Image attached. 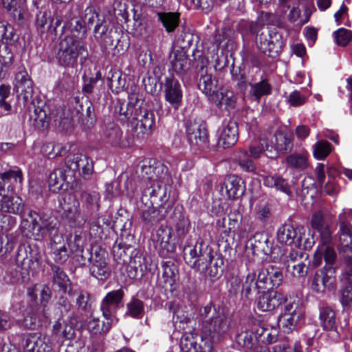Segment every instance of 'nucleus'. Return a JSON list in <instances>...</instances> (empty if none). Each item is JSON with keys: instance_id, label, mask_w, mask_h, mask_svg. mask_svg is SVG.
Segmentation results:
<instances>
[{"instance_id": "1", "label": "nucleus", "mask_w": 352, "mask_h": 352, "mask_svg": "<svg viewBox=\"0 0 352 352\" xmlns=\"http://www.w3.org/2000/svg\"><path fill=\"white\" fill-rule=\"evenodd\" d=\"M14 91L17 94L18 99L22 100L24 104L31 100L28 108L30 112V119L32 120L34 126L38 129L47 128L50 120L49 108L43 100L37 98H32L33 82L27 71L22 70L16 74Z\"/></svg>"}, {"instance_id": "2", "label": "nucleus", "mask_w": 352, "mask_h": 352, "mask_svg": "<svg viewBox=\"0 0 352 352\" xmlns=\"http://www.w3.org/2000/svg\"><path fill=\"white\" fill-rule=\"evenodd\" d=\"M323 260L325 265L316 272L311 284V290L319 294H322L326 290H331L334 287L337 261L336 250L322 246L319 250H316L312 261L313 265L320 266Z\"/></svg>"}, {"instance_id": "3", "label": "nucleus", "mask_w": 352, "mask_h": 352, "mask_svg": "<svg viewBox=\"0 0 352 352\" xmlns=\"http://www.w3.org/2000/svg\"><path fill=\"white\" fill-rule=\"evenodd\" d=\"M199 317L203 320L200 337L209 352L212 344L219 340L222 335L226 333L228 325L225 316L217 311L214 307L208 305L199 309Z\"/></svg>"}, {"instance_id": "4", "label": "nucleus", "mask_w": 352, "mask_h": 352, "mask_svg": "<svg viewBox=\"0 0 352 352\" xmlns=\"http://www.w3.org/2000/svg\"><path fill=\"white\" fill-rule=\"evenodd\" d=\"M100 200L98 192L83 190L80 194V202L76 201L72 206L65 204L63 208L72 226H81L87 217L99 210Z\"/></svg>"}, {"instance_id": "5", "label": "nucleus", "mask_w": 352, "mask_h": 352, "mask_svg": "<svg viewBox=\"0 0 352 352\" xmlns=\"http://www.w3.org/2000/svg\"><path fill=\"white\" fill-rule=\"evenodd\" d=\"M59 46L56 58L62 66L74 67L78 56L83 60L88 57L85 44L74 36H65L60 41Z\"/></svg>"}, {"instance_id": "6", "label": "nucleus", "mask_w": 352, "mask_h": 352, "mask_svg": "<svg viewBox=\"0 0 352 352\" xmlns=\"http://www.w3.org/2000/svg\"><path fill=\"white\" fill-rule=\"evenodd\" d=\"M305 309L302 301L298 298L286 302L278 317L279 327L285 333L299 328L305 322Z\"/></svg>"}, {"instance_id": "7", "label": "nucleus", "mask_w": 352, "mask_h": 352, "mask_svg": "<svg viewBox=\"0 0 352 352\" xmlns=\"http://www.w3.org/2000/svg\"><path fill=\"white\" fill-rule=\"evenodd\" d=\"M124 296V292L120 288L108 292L102 300L100 311L107 321L100 322V328H102L101 333H107L111 329L118 309L123 306Z\"/></svg>"}, {"instance_id": "8", "label": "nucleus", "mask_w": 352, "mask_h": 352, "mask_svg": "<svg viewBox=\"0 0 352 352\" xmlns=\"http://www.w3.org/2000/svg\"><path fill=\"white\" fill-rule=\"evenodd\" d=\"M256 45L263 54L276 57L281 51L284 42L282 34L276 28H266L256 36Z\"/></svg>"}, {"instance_id": "9", "label": "nucleus", "mask_w": 352, "mask_h": 352, "mask_svg": "<svg viewBox=\"0 0 352 352\" xmlns=\"http://www.w3.org/2000/svg\"><path fill=\"white\" fill-rule=\"evenodd\" d=\"M28 217L31 219L32 232L36 240L43 239L58 229L56 219L47 213L30 210Z\"/></svg>"}, {"instance_id": "10", "label": "nucleus", "mask_w": 352, "mask_h": 352, "mask_svg": "<svg viewBox=\"0 0 352 352\" xmlns=\"http://www.w3.org/2000/svg\"><path fill=\"white\" fill-rule=\"evenodd\" d=\"M131 124L135 131L138 132V136L140 134H148L151 131L155 124V116L144 101L140 102L138 108H135Z\"/></svg>"}, {"instance_id": "11", "label": "nucleus", "mask_w": 352, "mask_h": 352, "mask_svg": "<svg viewBox=\"0 0 352 352\" xmlns=\"http://www.w3.org/2000/svg\"><path fill=\"white\" fill-rule=\"evenodd\" d=\"M65 167L71 173V179L75 177L76 173L85 179H89L94 172L93 161L82 153L68 155L65 160Z\"/></svg>"}, {"instance_id": "12", "label": "nucleus", "mask_w": 352, "mask_h": 352, "mask_svg": "<svg viewBox=\"0 0 352 352\" xmlns=\"http://www.w3.org/2000/svg\"><path fill=\"white\" fill-rule=\"evenodd\" d=\"M101 140L104 144L119 148L129 147L133 144V139L127 134L124 135L121 128L113 122H109L103 126Z\"/></svg>"}, {"instance_id": "13", "label": "nucleus", "mask_w": 352, "mask_h": 352, "mask_svg": "<svg viewBox=\"0 0 352 352\" xmlns=\"http://www.w3.org/2000/svg\"><path fill=\"white\" fill-rule=\"evenodd\" d=\"M277 240L281 244L294 245L296 248L302 247L305 249L311 248L314 243V241L309 239L302 243L303 238L300 230L290 224H285L278 229Z\"/></svg>"}, {"instance_id": "14", "label": "nucleus", "mask_w": 352, "mask_h": 352, "mask_svg": "<svg viewBox=\"0 0 352 352\" xmlns=\"http://www.w3.org/2000/svg\"><path fill=\"white\" fill-rule=\"evenodd\" d=\"M168 175L167 171L165 174L159 178L158 180L149 182L147 187L142 192V199H149L151 205L158 204L157 199L162 204L166 201V185L168 182Z\"/></svg>"}, {"instance_id": "15", "label": "nucleus", "mask_w": 352, "mask_h": 352, "mask_svg": "<svg viewBox=\"0 0 352 352\" xmlns=\"http://www.w3.org/2000/svg\"><path fill=\"white\" fill-rule=\"evenodd\" d=\"M172 236L171 228L167 226H161L154 236L155 248L161 257H170L175 252L176 246L170 241Z\"/></svg>"}, {"instance_id": "16", "label": "nucleus", "mask_w": 352, "mask_h": 352, "mask_svg": "<svg viewBox=\"0 0 352 352\" xmlns=\"http://www.w3.org/2000/svg\"><path fill=\"white\" fill-rule=\"evenodd\" d=\"M311 227L316 230L320 236V243L317 247L316 250L322 247L335 249L332 245V236L329 227L326 223L324 216L320 211L316 212L311 218Z\"/></svg>"}, {"instance_id": "17", "label": "nucleus", "mask_w": 352, "mask_h": 352, "mask_svg": "<svg viewBox=\"0 0 352 352\" xmlns=\"http://www.w3.org/2000/svg\"><path fill=\"white\" fill-rule=\"evenodd\" d=\"M89 272L92 276L100 280H105L110 276L111 267L107 262V253L104 250L94 252Z\"/></svg>"}, {"instance_id": "18", "label": "nucleus", "mask_w": 352, "mask_h": 352, "mask_svg": "<svg viewBox=\"0 0 352 352\" xmlns=\"http://www.w3.org/2000/svg\"><path fill=\"white\" fill-rule=\"evenodd\" d=\"M245 188L243 182L240 177L234 175L227 176L221 184L219 192L223 197L229 199H235L241 196Z\"/></svg>"}, {"instance_id": "19", "label": "nucleus", "mask_w": 352, "mask_h": 352, "mask_svg": "<svg viewBox=\"0 0 352 352\" xmlns=\"http://www.w3.org/2000/svg\"><path fill=\"white\" fill-rule=\"evenodd\" d=\"M182 96L179 81L173 77L166 78L164 82L165 100L176 110L181 104Z\"/></svg>"}, {"instance_id": "20", "label": "nucleus", "mask_w": 352, "mask_h": 352, "mask_svg": "<svg viewBox=\"0 0 352 352\" xmlns=\"http://www.w3.org/2000/svg\"><path fill=\"white\" fill-rule=\"evenodd\" d=\"M319 320L322 329L331 333L332 339L337 341L340 338L336 322V312L329 307L320 309Z\"/></svg>"}, {"instance_id": "21", "label": "nucleus", "mask_w": 352, "mask_h": 352, "mask_svg": "<svg viewBox=\"0 0 352 352\" xmlns=\"http://www.w3.org/2000/svg\"><path fill=\"white\" fill-rule=\"evenodd\" d=\"M23 179V173L19 168L0 173V191L7 189L12 192L16 188H21Z\"/></svg>"}, {"instance_id": "22", "label": "nucleus", "mask_w": 352, "mask_h": 352, "mask_svg": "<svg viewBox=\"0 0 352 352\" xmlns=\"http://www.w3.org/2000/svg\"><path fill=\"white\" fill-rule=\"evenodd\" d=\"M219 132V144L224 148L231 147L236 143L239 132L236 122L230 120L224 122Z\"/></svg>"}, {"instance_id": "23", "label": "nucleus", "mask_w": 352, "mask_h": 352, "mask_svg": "<svg viewBox=\"0 0 352 352\" xmlns=\"http://www.w3.org/2000/svg\"><path fill=\"white\" fill-rule=\"evenodd\" d=\"M285 300L283 294L272 290L263 293L259 296L257 302V308L262 311H270L278 307Z\"/></svg>"}, {"instance_id": "24", "label": "nucleus", "mask_w": 352, "mask_h": 352, "mask_svg": "<svg viewBox=\"0 0 352 352\" xmlns=\"http://www.w3.org/2000/svg\"><path fill=\"white\" fill-rule=\"evenodd\" d=\"M24 210V204L19 196H9L0 193V211L14 214H21Z\"/></svg>"}, {"instance_id": "25", "label": "nucleus", "mask_w": 352, "mask_h": 352, "mask_svg": "<svg viewBox=\"0 0 352 352\" xmlns=\"http://www.w3.org/2000/svg\"><path fill=\"white\" fill-rule=\"evenodd\" d=\"M275 147L270 146L271 155L267 156L271 158L276 157L278 153H287L292 150L293 143L290 135L283 132H278L275 134Z\"/></svg>"}, {"instance_id": "26", "label": "nucleus", "mask_w": 352, "mask_h": 352, "mask_svg": "<svg viewBox=\"0 0 352 352\" xmlns=\"http://www.w3.org/2000/svg\"><path fill=\"white\" fill-rule=\"evenodd\" d=\"M264 186L274 188L277 191H280L287 195H292V190L288 180L283 177V176L274 174L264 176L263 178Z\"/></svg>"}, {"instance_id": "27", "label": "nucleus", "mask_w": 352, "mask_h": 352, "mask_svg": "<svg viewBox=\"0 0 352 352\" xmlns=\"http://www.w3.org/2000/svg\"><path fill=\"white\" fill-rule=\"evenodd\" d=\"M261 291L256 280V274L254 272H249L242 280L241 296L243 298L250 300L257 292Z\"/></svg>"}, {"instance_id": "28", "label": "nucleus", "mask_w": 352, "mask_h": 352, "mask_svg": "<svg viewBox=\"0 0 352 352\" xmlns=\"http://www.w3.org/2000/svg\"><path fill=\"white\" fill-rule=\"evenodd\" d=\"M169 60L173 69L179 74L185 73L189 68L190 63L187 58L186 51L172 49Z\"/></svg>"}, {"instance_id": "29", "label": "nucleus", "mask_w": 352, "mask_h": 352, "mask_svg": "<svg viewBox=\"0 0 352 352\" xmlns=\"http://www.w3.org/2000/svg\"><path fill=\"white\" fill-rule=\"evenodd\" d=\"M50 268L52 273V283L56 285L64 293H69L72 290V283L66 273L54 264H52Z\"/></svg>"}, {"instance_id": "30", "label": "nucleus", "mask_w": 352, "mask_h": 352, "mask_svg": "<svg viewBox=\"0 0 352 352\" xmlns=\"http://www.w3.org/2000/svg\"><path fill=\"white\" fill-rule=\"evenodd\" d=\"M74 314L69 316V323L66 322L62 318H58L53 325L52 333L58 338L72 339L75 331L72 322L74 320Z\"/></svg>"}, {"instance_id": "31", "label": "nucleus", "mask_w": 352, "mask_h": 352, "mask_svg": "<svg viewBox=\"0 0 352 352\" xmlns=\"http://www.w3.org/2000/svg\"><path fill=\"white\" fill-rule=\"evenodd\" d=\"M249 94L250 97L258 101L262 97L269 96L272 92V87L267 78H261L258 82H249Z\"/></svg>"}, {"instance_id": "32", "label": "nucleus", "mask_w": 352, "mask_h": 352, "mask_svg": "<svg viewBox=\"0 0 352 352\" xmlns=\"http://www.w3.org/2000/svg\"><path fill=\"white\" fill-rule=\"evenodd\" d=\"M70 174L71 173H69V170L67 168L65 170L58 168L52 172L48 179L50 190L54 192H56L63 189L65 182L69 183V181H68L67 179L68 177H70Z\"/></svg>"}, {"instance_id": "33", "label": "nucleus", "mask_w": 352, "mask_h": 352, "mask_svg": "<svg viewBox=\"0 0 352 352\" xmlns=\"http://www.w3.org/2000/svg\"><path fill=\"white\" fill-rule=\"evenodd\" d=\"M340 244L338 250L340 253L352 254V233L351 226L342 223L340 226Z\"/></svg>"}, {"instance_id": "34", "label": "nucleus", "mask_w": 352, "mask_h": 352, "mask_svg": "<svg viewBox=\"0 0 352 352\" xmlns=\"http://www.w3.org/2000/svg\"><path fill=\"white\" fill-rule=\"evenodd\" d=\"M338 300L342 314L349 317L352 314V286L346 285L339 290Z\"/></svg>"}, {"instance_id": "35", "label": "nucleus", "mask_w": 352, "mask_h": 352, "mask_svg": "<svg viewBox=\"0 0 352 352\" xmlns=\"http://www.w3.org/2000/svg\"><path fill=\"white\" fill-rule=\"evenodd\" d=\"M210 101L219 108L222 107L223 105H225L226 108H233L236 99L232 91H217L215 94H213Z\"/></svg>"}, {"instance_id": "36", "label": "nucleus", "mask_w": 352, "mask_h": 352, "mask_svg": "<svg viewBox=\"0 0 352 352\" xmlns=\"http://www.w3.org/2000/svg\"><path fill=\"white\" fill-rule=\"evenodd\" d=\"M50 321V313L48 309L43 306V318L37 316L36 314L32 312L26 316L23 320L24 327L30 329H36L42 325V323H48Z\"/></svg>"}, {"instance_id": "37", "label": "nucleus", "mask_w": 352, "mask_h": 352, "mask_svg": "<svg viewBox=\"0 0 352 352\" xmlns=\"http://www.w3.org/2000/svg\"><path fill=\"white\" fill-rule=\"evenodd\" d=\"M55 124L62 130L67 131L74 124V118L69 109H58L54 117Z\"/></svg>"}, {"instance_id": "38", "label": "nucleus", "mask_w": 352, "mask_h": 352, "mask_svg": "<svg viewBox=\"0 0 352 352\" xmlns=\"http://www.w3.org/2000/svg\"><path fill=\"white\" fill-rule=\"evenodd\" d=\"M46 346L43 340L37 333L30 334L24 344L25 352H45Z\"/></svg>"}, {"instance_id": "39", "label": "nucleus", "mask_w": 352, "mask_h": 352, "mask_svg": "<svg viewBox=\"0 0 352 352\" xmlns=\"http://www.w3.org/2000/svg\"><path fill=\"white\" fill-rule=\"evenodd\" d=\"M192 34L186 32L184 29L182 30H179L172 45V49L186 51L192 45Z\"/></svg>"}, {"instance_id": "40", "label": "nucleus", "mask_w": 352, "mask_h": 352, "mask_svg": "<svg viewBox=\"0 0 352 352\" xmlns=\"http://www.w3.org/2000/svg\"><path fill=\"white\" fill-rule=\"evenodd\" d=\"M166 170V168L162 165L153 166L143 164L141 168V175L145 180H148L149 182L158 180L160 177L165 174Z\"/></svg>"}, {"instance_id": "41", "label": "nucleus", "mask_w": 352, "mask_h": 352, "mask_svg": "<svg viewBox=\"0 0 352 352\" xmlns=\"http://www.w3.org/2000/svg\"><path fill=\"white\" fill-rule=\"evenodd\" d=\"M157 15L168 32H173L179 25V14L177 12H159Z\"/></svg>"}, {"instance_id": "42", "label": "nucleus", "mask_w": 352, "mask_h": 352, "mask_svg": "<svg viewBox=\"0 0 352 352\" xmlns=\"http://www.w3.org/2000/svg\"><path fill=\"white\" fill-rule=\"evenodd\" d=\"M288 166L299 170H305L308 166V155L305 153H294L286 158Z\"/></svg>"}, {"instance_id": "43", "label": "nucleus", "mask_w": 352, "mask_h": 352, "mask_svg": "<svg viewBox=\"0 0 352 352\" xmlns=\"http://www.w3.org/2000/svg\"><path fill=\"white\" fill-rule=\"evenodd\" d=\"M162 267L163 270L162 276L164 279V282L172 285L178 274V269L174 261L168 260L162 261Z\"/></svg>"}, {"instance_id": "44", "label": "nucleus", "mask_w": 352, "mask_h": 352, "mask_svg": "<svg viewBox=\"0 0 352 352\" xmlns=\"http://www.w3.org/2000/svg\"><path fill=\"white\" fill-rule=\"evenodd\" d=\"M126 315L134 318H142L144 311V302L136 298H132L126 305Z\"/></svg>"}, {"instance_id": "45", "label": "nucleus", "mask_w": 352, "mask_h": 352, "mask_svg": "<svg viewBox=\"0 0 352 352\" xmlns=\"http://www.w3.org/2000/svg\"><path fill=\"white\" fill-rule=\"evenodd\" d=\"M23 260L22 266L17 265L15 269L8 272V276L10 277V281L12 283L25 282L29 278V270L25 266L26 265L25 259L23 258Z\"/></svg>"}, {"instance_id": "46", "label": "nucleus", "mask_w": 352, "mask_h": 352, "mask_svg": "<svg viewBox=\"0 0 352 352\" xmlns=\"http://www.w3.org/2000/svg\"><path fill=\"white\" fill-rule=\"evenodd\" d=\"M110 74L107 78L109 86L113 92L119 93L125 86V78L120 71L111 72Z\"/></svg>"}, {"instance_id": "47", "label": "nucleus", "mask_w": 352, "mask_h": 352, "mask_svg": "<svg viewBox=\"0 0 352 352\" xmlns=\"http://www.w3.org/2000/svg\"><path fill=\"white\" fill-rule=\"evenodd\" d=\"M197 333H189L184 335L180 342L182 352H198L197 349Z\"/></svg>"}, {"instance_id": "48", "label": "nucleus", "mask_w": 352, "mask_h": 352, "mask_svg": "<svg viewBox=\"0 0 352 352\" xmlns=\"http://www.w3.org/2000/svg\"><path fill=\"white\" fill-rule=\"evenodd\" d=\"M331 151V146L327 141H318L313 146V154L316 159L324 160Z\"/></svg>"}, {"instance_id": "49", "label": "nucleus", "mask_w": 352, "mask_h": 352, "mask_svg": "<svg viewBox=\"0 0 352 352\" xmlns=\"http://www.w3.org/2000/svg\"><path fill=\"white\" fill-rule=\"evenodd\" d=\"M255 218L262 223H266L272 217L270 205L267 202L259 203L255 206Z\"/></svg>"}, {"instance_id": "50", "label": "nucleus", "mask_w": 352, "mask_h": 352, "mask_svg": "<svg viewBox=\"0 0 352 352\" xmlns=\"http://www.w3.org/2000/svg\"><path fill=\"white\" fill-rule=\"evenodd\" d=\"M184 258L186 264L197 272V263L198 255L196 250V245H185L184 248Z\"/></svg>"}, {"instance_id": "51", "label": "nucleus", "mask_w": 352, "mask_h": 352, "mask_svg": "<svg viewBox=\"0 0 352 352\" xmlns=\"http://www.w3.org/2000/svg\"><path fill=\"white\" fill-rule=\"evenodd\" d=\"M235 341L240 346L248 349L254 348L256 340L252 332L242 331L235 336Z\"/></svg>"}, {"instance_id": "52", "label": "nucleus", "mask_w": 352, "mask_h": 352, "mask_svg": "<svg viewBox=\"0 0 352 352\" xmlns=\"http://www.w3.org/2000/svg\"><path fill=\"white\" fill-rule=\"evenodd\" d=\"M236 157L238 164L243 170L254 172L256 170L255 164L248 158V153L245 150H240Z\"/></svg>"}, {"instance_id": "53", "label": "nucleus", "mask_w": 352, "mask_h": 352, "mask_svg": "<svg viewBox=\"0 0 352 352\" xmlns=\"http://www.w3.org/2000/svg\"><path fill=\"white\" fill-rule=\"evenodd\" d=\"M287 272L292 277H304L307 273V267L306 265L302 262H298L295 263L294 261H292L287 265Z\"/></svg>"}, {"instance_id": "54", "label": "nucleus", "mask_w": 352, "mask_h": 352, "mask_svg": "<svg viewBox=\"0 0 352 352\" xmlns=\"http://www.w3.org/2000/svg\"><path fill=\"white\" fill-rule=\"evenodd\" d=\"M202 81V84L204 85V88L202 89V92L206 95V96L210 100V98L212 97L213 94H215L217 91H216L217 82L212 80L211 75H205L199 79V82Z\"/></svg>"}, {"instance_id": "55", "label": "nucleus", "mask_w": 352, "mask_h": 352, "mask_svg": "<svg viewBox=\"0 0 352 352\" xmlns=\"http://www.w3.org/2000/svg\"><path fill=\"white\" fill-rule=\"evenodd\" d=\"M333 37L338 45L344 47L352 40V32L342 28L333 32Z\"/></svg>"}, {"instance_id": "56", "label": "nucleus", "mask_w": 352, "mask_h": 352, "mask_svg": "<svg viewBox=\"0 0 352 352\" xmlns=\"http://www.w3.org/2000/svg\"><path fill=\"white\" fill-rule=\"evenodd\" d=\"M267 267L269 271L270 287L271 289L278 287L283 280V274L280 270L273 265H268Z\"/></svg>"}, {"instance_id": "57", "label": "nucleus", "mask_w": 352, "mask_h": 352, "mask_svg": "<svg viewBox=\"0 0 352 352\" xmlns=\"http://www.w3.org/2000/svg\"><path fill=\"white\" fill-rule=\"evenodd\" d=\"M270 145L267 142V139L265 137H261L259 140L258 145H251L250 146V155L254 159H257L261 156V154L267 151L270 152Z\"/></svg>"}, {"instance_id": "58", "label": "nucleus", "mask_w": 352, "mask_h": 352, "mask_svg": "<svg viewBox=\"0 0 352 352\" xmlns=\"http://www.w3.org/2000/svg\"><path fill=\"white\" fill-rule=\"evenodd\" d=\"M50 254L52 255L54 261L58 263H64L69 258V253L65 246L55 247L50 249Z\"/></svg>"}, {"instance_id": "59", "label": "nucleus", "mask_w": 352, "mask_h": 352, "mask_svg": "<svg viewBox=\"0 0 352 352\" xmlns=\"http://www.w3.org/2000/svg\"><path fill=\"white\" fill-rule=\"evenodd\" d=\"M8 13L18 24H23L27 15L25 3H19V6L8 12Z\"/></svg>"}, {"instance_id": "60", "label": "nucleus", "mask_w": 352, "mask_h": 352, "mask_svg": "<svg viewBox=\"0 0 352 352\" xmlns=\"http://www.w3.org/2000/svg\"><path fill=\"white\" fill-rule=\"evenodd\" d=\"M258 28L256 22L241 20L238 23V30L243 36L249 33L254 34Z\"/></svg>"}, {"instance_id": "61", "label": "nucleus", "mask_w": 352, "mask_h": 352, "mask_svg": "<svg viewBox=\"0 0 352 352\" xmlns=\"http://www.w3.org/2000/svg\"><path fill=\"white\" fill-rule=\"evenodd\" d=\"M85 239L80 234H74L73 239H71L68 243L70 250L72 253L76 254L84 250Z\"/></svg>"}, {"instance_id": "62", "label": "nucleus", "mask_w": 352, "mask_h": 352, "mask_svg": "<svg viewBox=\"0 0 352 352\" xmlns=\"http://www.w3.org/2000/svg\"><path fill=\"white\" fill-rule=\"evenodd\" d=\"M198 126L195 122L186 124V135L188 141L191 145L197 146L198 144Z\"/></svg>"}, {"instance_id": "63", "label": "nucleus", "mask_w": 352, "mask_h": 352, "mask_svg": "<svg viewBox=\"0 0 352 352\" xmlns=\"http://www.w3.org/2000/svg\"><path fill=\"white\" fill-rule=\"evenodd\" d=\"M76 303L79 309L87 311L91 307L89 293L85 290L80 291Z\"/></svg>"}, {"instance_id": "64", "label": "nucleus", "mask_w": 352, "mask_h": 352, "mask_svg": "<svg viewBox=\"0 0 352 352\" xmlns=\"http://www.w3.org/2000/svg\"><path fill=\"white\" fill-rule=\"evenodd\" d=\"M108 25L106 21L103 19H98V22L94 27V36L96 41L101 40V38L109 34Z\"/></svg>"}]
</instances>
